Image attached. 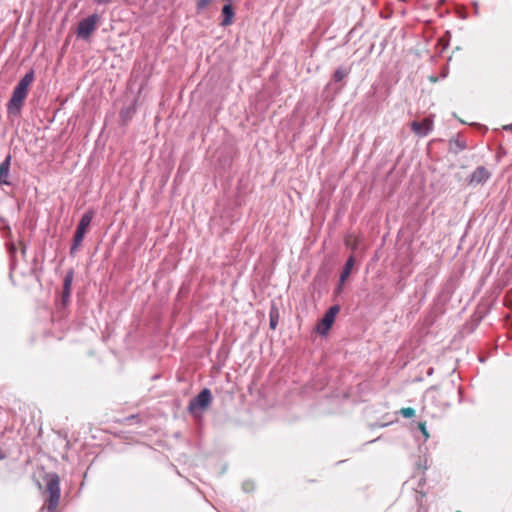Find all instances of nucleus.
Segmentation results:
<instances>
[{"instance_id":"nucleus-4","label":"nucleus","mask_w":512,"mask_h":512,"mask_svg":"<svg viewBox=\"0 0 512 512\" xmlns=\"http://www.w3.org/2000/svg\"><path fill=\"white\" fill-rule=\"evenodd\" d=\"M99 16L92 14L78 23L76 35L78 38L88 40L91 34L95 31Z\"/></svg>"},{"instance_id":"nucleus-12","label":"nucleus","mask_w":512,"mask_h":512,"mask_svg":"<svg viewBox=\"0 0 512 512\" xmlns=\"http://www.w3.org/2000/svg\"><path fill=\"white\" fill-rule=\"evenodd\" d=\"M354 263H355V259L353 256H350L344 267H343V270L340 274V278H339V286H338V290H341L342 289V285L344 284V282L346 281V279L349 277L350 273H351V270H352V267L354 266Z\"/></svg>"},{"instance_id":"nucleus-23","label":"nucleus","mask_w":512,"mask_h":512,"mask_svg":"<svg viewBox=\"0 0 512 512\" xmlns=\"http://www.w3.org/2000/svg\"><path fill=\"white\" fill-rule=\"evenodd\" d=\"M457 512H461V511H457Z\"/></svg>"},{"instance_id":"nucleus-13","label":"nucleus","mask_w":512,"mask_h":512,"mask_svg":"<svg viewBox=\"0 0 512 512\" xmlns=\"http://www.w3.org/2000/svg\"><path fill=\"white\" fill-rule=\"evenodd\" d=\"M34 80V71L30 70L28 71L18 82L15 89L24 91L28 93V87Z\"/></svg>"},{"instance_id":"nucleus-21","label":"nucleus","mask_w":512,"mask_h":512,"mask_svg":"<svg viewBox=\"0 0 512 512\" xmlns=\"http://www.w3.org/2000/svg\"><path fill=\"white\" fill-rule=\"evenodd\" d=\"M98 5L108 4L111 0H93Z\"/></svg>"},{"instance_id":"nucleus-14","label":"nucleus","mask_w":512,"mask_h":512,"mask_svg":"<svg viewBox=\"0 0 512 512\" xmlns=\"http://www.w3.org/2000/svg\"><path fill=\"white\" fill-rule=\"evenodd\" d=\"M351 73V67L347 66H339L334 74H333V80L334 82H341L343 79H345L349 74Z\"/></svg>"},{"instance_id":"nucleus-5","label":"nucleus","mask_w":512,"mask_h":512,"mask_svg":"<svg viewBox=\"0 0 512 512\" xmlns=\"http://www.w3.org/2000/svg\"><path fill=\"white\" fill-rule=\"evenodd\" d=\"M339 311H340L339 305L331 306L324 314L320 323L317 324L316 332L320 335H326V333L328 332V330L334 323L335 318H336L337 314L339 313Z\"/></svg>"},{"instance_id":"nucleus-7","label":"nucleus","mask_w":512,"mask_h":512,"mask_svg":"<svg viewBox=\"0 0 512 512\" xmlns=\"http://www.w3.org/2000/svg\"><path fill=\"white\" fill-rule=\"evenodd\" d=\"M27 97V92L15 89L13 90L11 99L7 104V110L10 114H18L23 106V102Z\"/></svg>"},{"instance_id":"nucleus-1","label":"nucleus","mask_w":512,"mask_h":512,"mask_svg":"<svg viewBox=\"0 0 512 512\" xmlns=\"http://www.w3.org/2000/svg\"><path fill=\"white\" fill-rule=\"evenodd\" d=\"M46 491L48 493V509L53 511L60 500V478L57 473H48L45 475Z\"/></svg>"},{"instance_id":"nucleus-17","label":"nucleus","mask_w":512,"mask_h":512,"mask_svg":"<svg viewBox=\"0 0 512 512\" xmlns=\"http://www.w3.org/2000/svg\"><path fill=\"white\" fill-rule=\"evenodd\" d=\"M450 147L454 153H458L466 148V143L460 137L451 138Z\"/></svg>"},{"instance_id":"nucleus-2","label":"nucleus","mask_w":512,"mask_h":512,"mask_svg":"<svg viewBox=\"0 0 512 512\" xmlns=\"http://www.w3.org/2000/svg\"><path fill=\"white\" fill-rule=\"evenodd\" d=\"M94 216V213L92 211H87L84 213L78 223V226L76 228L73 243L70 248V254L74 255V253L78 250L79 246L81 245L83 238L85 236L86 230L89 227L92 218Z\"/></svg>"},{"instance_id":"nucleus-11","label":"nucleus","mask_w":512,"mask_h":512,"mask_svg":"<svg viewBox=\"0 0 512 512\" xmlns=\"http://www.w3.org/2000/svg\"><path fill=\"white\" fill-rule=\"evenodd\" d=\"M73 278H74V270L69 269L66 272V275H65L64 281H63L62 299L64 302H66L70 298Z\"/></svg>"},{"instance_id":"nucleus-20","label":"nucleus","mask_w":512,"mask_h":512,"mask_svg":"<svg viewBox=\"0 0 512 512\" xmlns=\"http://www.w3.org/2000/svg\"><path fill=\"white\" fill-rule=\"evenodd\" d=\"M418 428L422 432V434L427 438L429 436L427 429H426V423L425 422H419Z\"/></svg>"},{"instance_id":"nucleus-15","label":"nucleus","mask_w":512,"mask_h":512,"mask_svg":"<svg viewBox=\"0 0 512 512\" xmlns=\"http://www.w3.org/2000/svg\"><path fill=\"white\" fill-rule=\"evenodd\" d=\"M222 13H223L224 18L222 20L221 25L222 26L230 25L232 23V19L234 16V11H233L231 4L224 5V7L222 9Z\"/></svg>"},{"instance_id":"nucleus-8","label":"nucleus","mask_w":512,"mask_h":512,"mask_svg":"<svg viewBox=\"0 0 512 512\" xmlns=\"http://www.w3.org/2000/svg\"><path fill=\"white\" fill-rule=\"evenodd\" d=\"M491 177V172L484 166L477 167L468 178L470 186H477L486 183Z\"/></svg>"},{"instance_id":"nucleus-19","label":"nucleus","mask_w":512,"mask_h":512,"mask_svg":"<svg viewBox=\"0 0 512 512\" xmlns=\"http://www.w3.org/2000/svg\"><path fill=\"white\" fill-rule=\"evenodd\" d=\"M213 0H197L196 8L203 11Z\"/></svg>"},{"instance_id":"nucleus-10","label":"nucleus","mask_w":512,"mask_h":512,"mask_svg":"<svg viewBox=\"0 0 512 512\" xmlns=\"http://www.w3.org/2000/svg\"><path fill=\"white\" fill-rule=\"evenodd\" d=\"M10 164H11V155H8L0 163V185H11V182L9 180Z\"/></svg>"},{"instance_id":"nucleus-9","label":"nucleus","mask_w":512,"mask_h":512,"mask_svg":"<svg viewBox=\"0 0 512 512\" xmlns=\"http://www.w3.org/2000/svg\"><path fill=\"white\" fill-rule=\"evenodd\" d=\"M411 129L419 137H425L432 131L433 121L428 118L421 122L414 121L411 123Z\"/></svg>"},{"instance_id":"nucleus-16","label":"nucleus","mask_w":512,"mask_h":512,"mask_svg":"<svg viewBox=\"0 0 512 512\" xmlns=\"http://www.w3.org/2000/svg\"><path fill=\"white\" fill-rule=\"evenodd\" d=\"M269 318L270 329L275 330L279 322V311L274 305L270 309Z\"/></svg>"},{"instance_id":"nucleus-22","label":"nucleus","mask_w":512,"mask_h":512,"mask_svg":"<svg viewBox=\"0 0 512 512\" xmlns=\"http://www.w3.org/2000/svg\"><path fill=\"white\" fill-rule=\"evenodd\" d=\"M6 458V454L4 451L0 448V460H4Z\"/></svg>"},{"instance_id":"nucleus-3","label":"nucleus","mask_w":512,"mask_h":512,"mask_svg":"<svg viewBox=\"0 0 512 512\" xmlns=\"http://www.w3.org/2000/svg\"><path fill=\"white\" fill-rule=\"evenodd\" d=\"M461 389L453 382L438 389V398L440 404L449 407L453 402L460 401Z\"/></svg>"},{"instance_id":"nucleus-18","label":"nucleus","mask_w":512,"mask_h":512,"mask_svg":"<svg viewBox=\"0 0 512 512\" xmlns=\"http://www.w3.org/2000/svg\"><path fill=\"white\" fill-rule=\"evenodd\" d=\"M399 412L404 418H411L415 415V410L412 407L402 408Z\"/></svg>"},{"instance_id":"nucleus-6","label":"nucleus","mask_w":512,"mask_h":512,"mask_svg":"<svg viewBox=\"0 0 512 512\" xmlns=\"http://www.w3.org/2000/svg\"><path fill=\"white\" fill-rule=\"evenodd\" d=\"M212 395L208 388H204L196 397H194L188 405V411L194 413L196 410L206 409L211 403Z\"/></svg>"}]
</instances>
